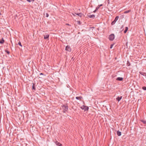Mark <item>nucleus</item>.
<instances>
[{
    "label": "nucleus",
    "instance_id": "18",
    "mask_svg": "<svg viewBox=\"0 0 146 146\" xmlns=\"http://www.w3.org/2000/svg\"><path fill=\"white\" fill-rule=\"evenodd\" d=\"M130 11H131V10H129L128 11H125L124 12V13H125V14L127 13H129Z\"/></svg>",
    "mask_w": 146,
    "mask_h": 146
},
{
    "label": "nucleus",
    "instance_id": "6",
    "mask_svg": "<svg viewBox=\"0 0 146 146\" xmlns=\"http://www.w3.org/2000/svg\"><path fill=\"white\" fill-rule=\"evenodd\" d=\"M55 143L56 145L58 146H62V144L57 141H55Z\"/></svg>",
    "mask_w": 146,
    "mask_h": 146
},
{
    "label": "nucleus",
    "instance_id": "20",
    "mask_svg": "<svg viewBox=\"0 0 146 146\" xmlns=\"http://www.w3.org/2000/svg\"><path fill=\"white\" fill-rule=\"evenodd\" d=\"M83 15V14L81 13H79V15H78V16L81 17H82Z\"/></svg>",
    "mask_w": 146,
    "mask_h": 146
},
{
    "label": "nucleus",
    "instance_id": "12",
    "mask_svg": "<svg viewBox=\"0 0 146 146\" xmlns=\"http://www.w3.org/2000/svg\"><path fill=\"white\" fill-rule=\"evenodd\" d=\"M5 42L3 38H2L1 40H0V43L1 44H3Z\"/></svg>",
    "mask_w": 146,
    "mask_h": 146
},
{
    "label": "nucleus",
    "instance_id": "31",
    "mask_svg": "<svg viewBox=\"0 0 146 146\" xmlns=\"http://www.w3.org/2000/svg\"><path fill=\"white\" fill-rule=\"evenodd\" d=\"M27 1L29 2H31L30 0H27Z\"/></svg>",
    "mask_w": 146,
    "mask_h": 146
},
{
    "label": "nucleus",
    "instance_id": "9",
    "mask_svg": "<svg viewBox=\"0 0 146 146\" xmlns=\"http://www.w3.org/2000/svg\"><path fill=\"white\" fill-rule=\"evenodd\" d=\"M49 36V35H44V38L45 39H47L48 38Z\"/></svg>",
    "mask_w": 146,
    "mask_h": 146
},
{
    "label": "nucleus",
    "instance_id": "33",
    "mask_svg": "<svg viewBox=\"0 0 146 146\" xmlns=\"http://www.w3.org/2000/svg\"><path fill=\"white\" fill-rule=\"evenodd\" d=\"M72 15L73 16H75V14H74L72 13Z\"/></svg>",
    "mask_w": 146,
    "mask_h": 146
},
{
    "label": "nucleus",
    "instance_id": "24",
    "mask_svg": "<svg viewBox=\"0 0 146 146\" xmlns=\"http://www.w3.org/2000/svg\"><path fill=\"white\" fill-rule=\"evenodd\" d=\"M142 89L144 90H146V87H145V86H143V87Z\"/></svg>",
    "mask_w": 146,
    "mask_h": 146
},
{
    "label": "nucleus",
    "instance_id": "7",
    "mask_svg": "<svg viewBox=\"0 0 146 146\" xmlns=\"http://www.w3.org/2000/svg\"><path fill=\"white\" fill-rule=\"evenodd\" d=\"M88 17L90 18H94L95 17V15H88Z\"/></svg>",
    "mask_w": 146,
    "mask_h": 146
},
{
    "label": "nucleus",
    "instance_id": "19",
    "mask_svg": "<svg viewBox=\"0 0 146 146\" xmlns=\"http://www.w3.org/2000/svg\"><path fill=\"white\" fill-rule=\"evenodd\" d=\"M140 121L143 123L144 124H146V121L144 120L143 119L140 120Z\"/></svg>",
    "mask_w": 146,
    "mask_h": 146
},
{
    "label": "nucleus",
    "instance_id": "4",
    "mask_svg": "<svg viewBox=\"0 0 146 146\" xmlns=\"http://www.w3.org/2000/svg\"><path fill=\"white\" fill-rule=\"evenodd\" d=\"M119 18V16H116L115 17L114 20L112 22V23H111V25H114L115 24V22H116V21L118 20Z\"/></svg>",
    "mask_w": 146,
    "mask_h": 146
},
{
    "label": "nucleus",
    "instance_id": "2",
    "mask_svg": "<svg viewBox=\"0 0 146 146\" xmlns=\"http://www.w3.org/2000/svg\"><path fill=\"white\" fill-rule=\"evenodd\" d=\"M115 38L114 35L113 34H112L109 36V39L111 41L113 40Z\"/></svg>",
    "mask_w": 146,
    "mask_h": 146
},
{
    "label": "nucleus",
    "instance_id": "35",
    "mask_svg": "<svg viewBox=\"0 0 146 146\" xmlns=\"http://www.w3.org/2000/svg\"><path fill=\"white\" fill-rule=\"evenodd\" d=\"M33 1H34V0H32Z\"/></svg>",
    "mask_w": 146,
    "mask_h": 146
},
{
    "label": "nucleus",
    "instance_id": "3",
    "mask_svg": "<svg viewBox=\"0 0 146 146\" xmlns=\"http://www.w3.org/2000/svg\"><path fill=\"white\" fill-rule=\"evenodd\" d=\"M80 108L82 110H84L85 111H88L89 108L88 106L84 105H83Z\"/></svg>",
    "mask_w": 146,
    "mask_h": 146
},
{
    "label": "nucleus",
    "instance_id": "25",
    "mask_svg": "<svg viewBox=\"0 0 146 146\" xmlns=\"http://www.w3.org/2000/svg\"><path fill=\"white\" fill-rule=\"evenodd\" d=\"M77 22L78 23V24L79 25L81 24V23L80 22V21H78Z\"/></svg>",
    "mask_w": 146,
    "mask_h": 146
},
{
    "label": "nucleus",
    "instance_id": "30",
    "mask_svg": "<svg viewBox=\"0 0 146 146\" xmlns=\"http://www.w3.org/2000/svg\"><path fill=\"white\" fill-rule=\"evenodd\" d=\"M79 13H75V14H76V15H79Z\"/></svg>",
    "mask_w": 146,
    "mask_h": 146
},
{
    "label": "nucleus",
    "instance_id": "1",
    "mask_svg": "<svg viewBox=\"0 0 146 146\" xmlns=\"http://www.w3.org/2000/svg\"><path fill=\"white\" fill-rule=\"evenodd\" d=\"M62 107L63 110V112L65 113L67 111L68 109V106L67 104H64L62 106Z\"/></svg>",
    "mask_w": 146,
    "mask_h": 146
},
{
    "label": "nucleus",
    "instance_id": "14",
    "mask_svg": "<svg viewBox=\"0 0 146 146\" xmlns=\"http://www.w3.org/2000/svg\"><path fill=\"white\" fill-rule=\"evenodd\" d=\"M35 83L33 84V85L32 86V89L35 90Z\"/></svg>",
    "mask_w": 146,
    "mask_h": 146
},
{
    "label": "nucleus",
    "instance_id": "26",
    "mask_svg": "<svg viewBox=\"0 0 146 146\" xmlns=\"http://www.w3.org/2000/svg\"><path fill=\"white\" fill-rule=\"evenodd\" d=\"M46 17H48L49 16V15L48 13H46Z\"/></svg>",
    "mask_w": 146,
    "mask_h": 146
},
{
    "label": "nucleus",
    "instance_id": "13",
    "mask_svg": "<svg viewBox=\"0 0 146 146\" xmlns=\"http://www.w3.org/2000/svg\"><path fill=\"white\" fill-rule=\"evenodd\" d=\"M139 73L142 75L146 76V73L143 72H139Z\"/></svg>",
    "mask_w": 146,
    "mask_h": 146
},
{
    "label": "nucleus",
    "instance_id": "11",
    "mask_svg": "<svg viewBox=\"0 0 146 146\" xmlns=\"http://www.w3.org/2000/svg\"><path fill=\"white\" fill-rule=\"evenodd\" d=\"M116 80L118 81H122L123 80V78L121 77H118Z\"/></svg>",
    "mask_w": 146,
    "mask_h": 146
},
{
    "label": "nucleus",
    "instance_id": "23",
    "mask_svg": "<svg viewBox=\"0 0 146 146\" xmlns=\"http://www.w3.org/2000/svg\"><path fill=\"white\" fill-rule=\"evenodd\" d=\"M18 44L19 45H20V46H21V47H22V45H21V42L20 41H19L18 42Z\"/></svg>",
    "mask_w": 146,
    "mask_h": 146
},
{
    "label": "nucleus",
    "instance_id": "22",
    "mask_svg": "<svg viewBox=\"0 0 146 146\" xmlns=\"http://www.w3.org/2000/svg\"><path fill=\"white\" fill-rule=\"evenodd\" d=\"M5 52H6L7 53V54H9L10 53V52L9 51H8V50H5Z\"/></svg>",
    "mask_w": 146,
    "mask_h": 146
},
{
    "label": "nucleus",
    "instance_id": "32",
    "mask_svg": "<svg viewBox=\"0 0 146 146\" xmlns=\"http://www.w3.org/2000/svg\"><path fill=\"white\" fill-rule=\"evenodd\" d=\"M40 75H43V74L42 73H41L40 74Z\"/></svg>",
    "mask_w": 146,
    "mask_h": 146
},
{
    "label": "nucleus",
    "instance_id": "5",
    "mask_svg": "<svg viewBox=\"0 0 146 146\" xmlns=\"http://www.w3.org/2000/svg\"><path fill=\"white\" fill-rule=\"evenodd\" d=\"M66 50L68 51L69 52H71V49L70 46L69 45H67L66 46L65 49Z\"/></svg>",
    "mask_w": 146,
    "mask_h": 146
},
{
    "label": "nucleus",
    "instance_id": "29",
    "mask_svg": "<svg viewBox=\"0 0 146 146\" xmlns=\"http://www.w3.org/2000/svg\"><path fill=\"white\" fill-rule=\"evenodd\" d=\"M98 10H96V9L93 11V12L95 13L96 11H97Z\"/></svg>",
    "mask_w": 146,
    "mask_h": 146
},
{
    "label": "nucleus",
    "instance_id": "8",
    "mask_svg": "<svg viewBox=\"0 0 146 146\" xmlns=\"http://www.w3.org/2000/svg\"><path fill=\"white\" fill-rule=\"evenodd\" d=\"M76 99L78 100H80V101L81 100V99L82 98V96H80L79 97H76Z\"/></svg>",
    "mask_w": 146,
    "mask_h": 146
},
{
    "label": "nucleus",
    "instance_id": "16",
    "mask_svg": "<svg viewBox=\"0 0 146 146\" xmlns=\"http://www.w3.org/2000/svg\"><path fill=\"white\" fill-rule=\"evenodd\" d=\"M102 6V4H101L100 5H98V6H97V7H96V10H98L100 8V7L101 6Z\"/></svg>",
    "mask_w": 146,
    "mask_h": 146
},
{
    "label": "nucleus",
    "instance_id": "15",
    "mask_svg": "<svg viewBox=\"0 0 146 146\" xmlns=\"http://www.w3.org/2000/svg\"><path fill=\"white\" fill-rule=\"evenodd\" d=\"M117 134L118 136H120L121 135V132L119 131H117Z\"/></svg>",
    "mask_w": 146,
    "mask_h": 146
},
{
    "label": "nucleus",
    "instance_id": "17",
    "mask_svg": "<svg viewBox=\"0 0 146 146\" xmlns=\"http://www.w3.org/2000/svg\"><path fill=\"white\" fill-rule=\"evenodd\" d=\"M128 28L127 27H126L125 28V30L124 32V33H126L127 31L128 30Z\"/></svg>",
    "mask_w": 146,
    "mask_h": 146
},
{
    "label": "nucleus",
    "instance_id": "21",
    "mask_svg": "<svg viewBox=\"0 0 146 146\" xmlns=\"http://www.w3.org/2000/svg\"><path fill=\"white\" fill-rule=\"evenodd\" d=\"M127 66H129L130 65V62L128 61H127Z\"/></svg>",
    "mask_w": 146,
    "mask_h": 146
},
{
    "label": "nucleus",
    "instance_id": "34",
    "mask_svg": "<svg viewBox=\"0 0 146 146\" xmlns=\"http://www.w3.org/2000/svg\"><path fill=\"white\" fill-rule=\"evenodd\" d=\"M66 25H69V26H70V25L69 24H67H67H66Z\"/></svg>",
    "mask_w": 146,
    "mask_h": 146
},
{
    "label": "nucleus",
    "instance_id": "28",
    "mask_svg": "<svg viewBox=\"0 0 146 146\" xmlns=\"http://www.w3.org/2000/svg\"><path fill=\"white\" fill-rule=\"evenodd\" d=\"M113 44H111V46H110V48H112V46H113Z\"/></svg>",
    "mask_w": 146,
    "mask_h": 146
},
{
    "label": "nucleus",
    "instance_id": "10",
    "mask_svg": "<svg viewBox=\"0 0 146 146\" xmlns=\"http://www.w3.org/2000/svg\"><path fill=\"white\" fill-rule=\"evenodd\" d=\"M122 96H121L120 97L118 96L117 98H116V100L118 101V102L120 100L122 99Z\"/></svg>",
    "mask_w": 146,
    "mask_h": 146
},
{
    "label": "nucleus",
    "instance_id": "27",
    "mask_svg": "<svg viewBox=\"0 0 146 146\" xmlns=\"http://www.w3.org/2000/svg\"><path fill=\"white\" fill-rule=\"evenodd\" d=\"M123 25L121 26V29H122V31L123 30V29H122L123 28Z\"/></svg>",
    "mask_w": 146,
    "mask_h": 146
}]
</instances>
